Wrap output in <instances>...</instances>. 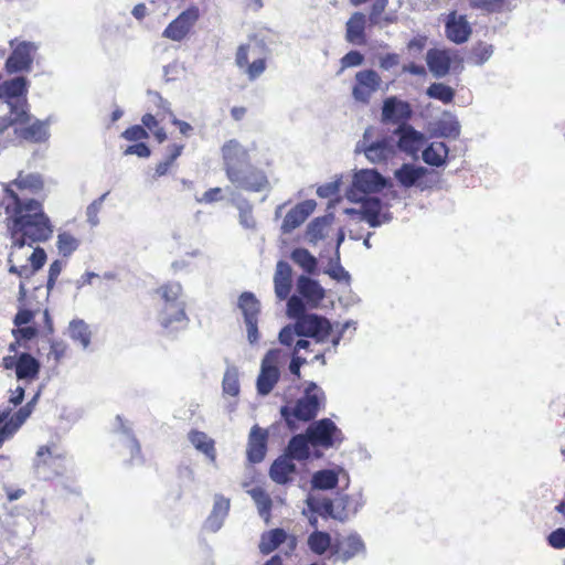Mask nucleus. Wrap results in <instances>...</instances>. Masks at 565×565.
Segmentation results:
<instances>
[{
    "label": "nucleus",
    "instance_id": "nucleus-40",
    "mask_svg": "<svg viewBox=\"0 0 565 565\" xmlns=\"http://www.w3.org/2000/svg\"><path fill=\"white\" fill-rule=\"evenodd\" d=\"M331 221L327 216L313 218L307 226L306 235L311 244H317L322 241L327 235V230Z\"/></svg>",
    "mask_w": 565,
    "mask_h": 565
},
{
    "label": "nucleus",
    "instance_id": "nucleus-52",
    "mask_svg": "<svg viewBox=\"0 0 565 565\" xmlns=\"http://www.w3.org/2000/svg\"><path fill=\"white\" fill-rule=\"evenodd\" d=\"M224 393L236 396L239 393V382L236 371H226L222 382Z\"/></svg>",
    "mask_w": 565,
    "mask_h": 565
},
{
    "label": "nucleus",
    "instance_id": "nucleus-35",
    "mask_svg": "<svg viewBox=\"0 0 565 565\" xmlns=\"http://www.w3.org/2000/svg\"><path fill=\"white\" fill-rule=\"evenodd\" d=\"M190 443L204 454L207 458H210L212 461L216 458V450H215V443L213 439H211L204 431L192 429L189 435Z\"/></svg>",
    "mask_w": 565,
    "mask_h": 565
},
{
    "label": "nucleus",
    "instance_id": "nucleus-38",
    "mask_svg": "<svg viewBox=\"0 0 565 565\" xmlns=\"http://www.w3.org/2000/svg\"><path fill=\"white\" fill-rule=\"evenodd\" d=\"M291 260L308 275H315L318 270L317 258L306 248H295L290 254Z\"/></svg>",
    "mask_w": 565,
    "mask_h": 565
},
{
    "label": "nucleus",
    "instance_id": "nucleus-57",
    "mask_svg": "<svg viewBox=\"0 0 565 565\" xmlns=\"http://www.w3.org/2000/svg\"><path fill=\"white\" fill-rule=\"evenodd\" d=\"M67 344L62 340H54L51 342V350L49 355L53 356L55 363H60L61 360L66 355L67 353Z\"/></svg>",
    "mask_w": 565,
    "mask_h": 565
},
{
    "label": "nucleus",
    "instance_id": "nucleus-37",
    "mask_svg": "<svg viewBox=\"0 0 565 565\" xmlns=\"http://www.w3.org/2000/svg\"><path fill=\"white\" fill-rule=\"evenodd\" d=\"M448 157V148L441 141H434L423 151V160L434 167H440Z\"/></svg>",
    "mask_w": 565,
    "mask_h": 565
},
{
    "label": "nucleus",
    "instance_id": "nucleus-46",
    "mask_svg": "<svg viewBox=\"0 0 565 565\" xmlns=\"http://www.w3.org/2000/svg\"><path fill=\"white\" fill-rule=\"evenodd\" d=\"M70 335L74 341L79 342L84 349L90 343L92 332L88 324L83 320H73L70 323Z\"/></svg>",
    "mask_w": 565,
    "mask_h": 565
},
{
    "label": "nucleus",
    "instance_id": "nucleus-22",
    "mask_svg": "<svg viewBox=\"0 0 565 565\" xmlns=\"http://www.w3.org/2000/svg\"><path fill=\"white\" fill-rule=\"evenodd\" d=\"M365 553V544L362 537L356 533H351L341 543L334 544L332 548V556L342 562H348L351 558Z\"/></svg>",
    "mask_w": 565,
    "mask_h": 565
},
{
    "label": "nucleus",
    "instance_id": "nucleus-33",
    "mask_svg": "<svg viewBox=\"0 0 565 565\" xmlns=\"http://www.w3.org/2000/svg\"><path fill=\"white\" fill-rule=\"evenodd\" d=\"M183 150V143L169 145L167 147L166 158L156 164L153 179H158L168 174L172 167L175 164L177 159L182 154Z\"/></svg>",
    "mask_w": 565,
    "mask_h": 565
},
{
    "label": "nucleus",
    "instance_id": "nucleus-39",
    "mask_svg": "<svg viewBox=\"0 0 565 565\" xmlns=\"http://www.w3.org/2000/svg\"><path fill=\"white\" fill-rule=\"evenodd\" d=\"M230 511V499L224 498L223 495H216L213 510L207 518V522L213 531L220 529L223 520L227 515Z\"/></svg>",
    "mask_w": 565,
    "mask_h": 565
},
{
    "label": "nucleus",
    "instance_id": "nucleus-49",
    "mask_svg": "<svg viewBox=\"0 0 565 565\" xmlns=\"http://www.w3.org/2000/svg\"><path fill=\"white\" fill-rule=\"evenodd\" d=\"M427 95L430 98L438 99V100L443 102L444 104H449L454 100L455 92L448 85H445L443 83H433L427 88Z\"/></svg>",
    "mask_w": 565,
    "mask_h": 565
},
{
    "label": "nucleus",
    "instance_id": "nucleus-4",
    "mask_svg": "<svg viewBox=\"0 0 565 565\" xmlns=\"http://www.w3.org/2000/svg\"><path fill=\"white\" fill-rule=\"evenodd\" d=\"M162 300L159 323L169 333L185 330L190 319L185 313V303L181 300L182 287L179 282H167L156 289Z\"/></svg>",
    "mask_w": 565,
    "mask_h": 565
},
{
    "label": "nucleus",
    "instance_id": "nucleus-18",
    "mask_svg": "<svg viewBox=\"0 0 565 565\" xmlns=\"http://www.w3.org/2000/svg\"><path fill=\"white\" fill-rule=\"evenodd\" d=\"M385 179L375 170H361L354 174L352 194L356 192L365 195L376 193L385 186Z\"/></svg>",
    "mask_w": 565,
    "mask_h": 565
},
{
    "label": "nucleus",
    "instance_id": "nucleus-36",
    "mask_svg": "<svg viewBox=\"0 0 565 565\" xmlns=\"http://www.w3.org/2000/svg\"><path fill=\"white\" fill-rule=\"evenodd\" d=\"M309 550L316 555H323L328 551L332 552L334 545H332L331 535L328 532L316 530L309 534L307 539Z\"/></svg>",
    "mask_w": 565,
    "mask_h": 565
},
{
    "label": "nucleus",
    "instance_id": "nucleus-43",
    "mask_svg": "<svg viewBox=\"0 0 565 565\" xmlns=\"http://www.w3.org/2000/svg\"><path fill=\"white\" fill-rule=\"evenodd\" d=\"M249 494L257 505L259 515L264 518L265 521H269L273 508L270 495L260 487L253 488Z\"/></svg>",
    "mask_w": 565,
    "mask_h": 565
},
{
    "label": "nucleus",
    "instance_id": "nucleus-15",
    "mask_svg": "<svg viewBox=\"0 0 565 565\" xmlns=\"http://www.w3.org/2000/svg\"><path fill=\"white\" fill-rule=\"evenodd\" d=\"M280 377L277 366V352L270 350L266 353L262 361L260 372L257 377L256 386L260 395H268Z\"/></svg>",
    "mask_w": 565,
    "mask_h": 565
},
{
    "label": "nucleus",
    "instance_id": "nucleus-41",
    "mask_svg": "<svg viewBox=\"0 0 565 565\" xmlns=\"http://www.w3.org/2000/svg\"><path fill=\"white\" fill-rule=\"evenodd\" d=\"M238 306L244 315L245 321L258 320L260 305L252 292H243L239 296Z\"/></svg>",
    "mask_w": 565,
    "mask_h": 565
},
{
    "label": "nucleus",
    "instance_id": "nucleus-63",
    "mask_svg": "<svg viewBox=\"0 0 565 565\" xmlns=\"http://www.w3.org/2000/svg\"><path fill=\"white\" fill-rule=\"evenodd\" d=\"M34 319V312L29 309H20L14 316L13 323L15 327L29 324Z\"/></svg>",
    "mask_w": 565,
    "mask_h": 565
},
{
    "label": "nucleus",
    "instance_id": "nucleus-17",
    "mask_svg": "<svg viewBox=\"0 0 565 565\" xmlns=\"http://www.w3.org/2000/svg\"><path fill=\"white\" fill-rule=\"evenodd\" d=\"M412 115L413 110L407 102L397 99L396 97H388L383 103V121L396 124L399 127L402 125H407Z\"/></svg>",
    "mask_w": 565,
    "mask_h": 565
},
{
    "label": "nucleus",
    "instance_id": "nucleus-50",
    "mask_svg": "<svg viewBox=\"0 0 565 565\" xmlns=\"http://www.w3.org/2000/svg\"><path fill=\"white\" fill-rule=\"evenodd\" d=\"M141 122L146 129L152 132L154 139L159 143H162L167 140L168 137L164 128L159 125L158 119L152 114H145L141 117Z\"/></svg>",
    "mask_w": 565,
    "mask_h": 565
},
{
    "label": "nucleus",
    "instance_id": "nucleus-34",
    "mask_svg": "<svg viewBox=\"0 0 565 565\" xmlns=\"http://www.w3.org/2000/svg\"><path fill=\"white\" fill-rule=\"evenodd\" d=\"M361 508L360 501L353 495L343 494L335 499V520L347 521Z\"/></svg>",
    "mask_w": 565,
    "mask_h": 565
},
{
    "label": "nucleus",
    "instance_id": "nucleus-23",
    "mask_svg": "<svg viewBox=\"0 0 565 565\" xmlns=\"http://www.w3.org/2000/svg\"><path fill=\"white\" fill-rule=\"evenodd\" d=\"M268 433L255 425L250 429L247 444V458L253 463L263 461L267 451Z\"/></svg>",
    "mask_w": 565,
    "mask_h": 565
},
{
    "label": "nucleus",
    "instance_id": "nucleus-42",
    "mask_svg": "<svg viewBox=\"0 0 565 565\" xmlns=\"http://www.w3.org/2000/svg\"><path fill=\"white\" fill-rule=\"evenodd\" d=\"M339 476L332 469H323L313 473L312 476V487L319 490H331L338 486Z\"/></svg>",
    "mask_w": 565,
    "mask_h": 565
},
{
    "label": "nucleus",
    "instance_id": "nucleus-51",
    "mask_svg": "<svg viewBox=\"0 0 565 565\" xmlns=\"http://www.w3.org/2000/svg\"><path fill=\"white\" fill-rule=\"evenodd\" d=\"M161 103H162V113L158 114V116L161 118V119H164V116L166 114L170 116V119H171V122L172 125H174L175 127H178L180 134L182 136H190V134L192 132L193 130V127L186 122V121H183L181 119H178L174 114L172 113V110L169 108V104L163 100V99H160Z\"/></svg>",
    "mask_w": 565,
    "mask_h": 565
},
{
    "label": "nucleus",
    "instance_id": "nucleus-6",
    "mask_svg": "<svg viewBox=\"0 0 565 565\" xmlns=\"http://www.w3.org/2000/svg\"><path fill=\"white\" fill-rule=\"evenodd\" d=\"M296 295L287 301L288 316L302 315L306 308L316 309L326 298V290L319 281L307 275H300L296 280Z\"/></svg>",
    "mask_w": 565,
    "mask_h": 565
},
{
    "label": "nucleus",
    "instance_id": "nucleus-44",
    "mask_svg": "<svg viewBox=\"0 0 565 565\" xmlns=\"http://www.w3.org/2000/svg\"><path fill=\"white\" fill-rule=\"evenodd\" d=\"M493 52H494V47L492 44H489L483 41H478L471 47L468 60L473 65L480 66L490 60Z\"/></svg>",
    "mask_w": 565,
    "mask_h": 565
},
{
    "label": "nucleus",
    "instance_id": "nucleus-45",
    "mask_svg": "<svg viewBox=\"0 0 565 565\" xmlns=\"http://www.w3.org/2000/svg\"><path fill=\"white\" fill-rule=\"evenodd\" d=\"M469 7L487 14L501 13L509 9V0H469Z\"/></svg>",
    "mask_w": 565,
    "mask_h": 565
},
{
    "label": "nucleus",
    "instance_id": "nucleus-7",
    "mask_svg": "<svg viewBox=\"0 0 565 565\" xmlns=\"http://www.w3.org/2000/svg\"><path fill=\"white\" fill-rule=\"evenodd\" d=\"M323 402V393L319 391L316 383L311 382L306 388L305 395L299 398L294 407L285 405L280 408V414L287 426L296 429V420L309 422L313 419Z\"/></svg>",
    "mask_w": 565,
    "mask_h": 565
},
{
    "label": "nucleus",
    "instance_id": "nucleus-12",
    "mask_svg": "<svg viewBox=\"0 0 565 565\" xmlns=\"http://www.w3.org/2000/svg\"><path fill=\"white\" fill-rule=\"evenodd\" d=\"M199 7L192 4L173 19L162 32V36L174 42L183 41L200 20Z\"/></svg>",
    "mask_w": 565,
    "mask_h": 565
},
{
    "label": "nucleus",
    "instance_id": "nucleus-25",
    "mask_svg": "<svg viewBox=\"0 0 565 565\" xmlns=\"http://www.w3.org/2000/svg\"><path fill=\"white\" fill-rule=\"evenodd\" d=\"M426 62L435 77H444L449 73L451 67V53L449 50L430 49L426 54Z\"/></svg>",
    "mask_w": 565,
    "mask_h": 565
},
{
    "label": "nucleus",
    "instance_id": "nucleus-16",
    "mask_svg": "<svg viewBox=\"0 0 565 565\" xmlns=\"http://www.w3.org/2000/svg\"><path fill=\"white\" fill-rule=\"evenodd\" d=\"M472 34V26L467 15L451 11L445 20V35L448 41L455 44L466 43Z\"/></svg>",
    "mask_w": 565,
    "mask_h": 565
},
{
    "label": "nucleus",
    "instance_id": "nucleus-2",
    "mask_svg": "<svg viewBox=\"0 0 565 565\" xmlns=\"http://www.w3.org/2000/svg\"><path fill=\"white\" fill-rule=\"evenodd\" d=\"M237 139L227 140L221 148L223 169L228 181L247 192H262L269 188L267 174L253 163L252 151Z\"/></svg>",
    "mask_w": 565,
    "mask_h": 565
},
{
    "label": "nucleus",
    "instance_id": "nucleus-55",
    "mask_svg": "<svg viewBox=\"0 0 565 565\" xmlns=\"http://www.w3.org/2000/svg\"><path fill=\"white\" fill-rule=\"evenodd\" d=\"M39 333V330L34 326H21L12 330V335L18 341H29L34 339Z\"/></svg>",
    "mask_w": 565,
    "mask_h": 565
},
{
    "label": "nucleus",
    "instance_id": "nucleus-9",
    "mask_svg": "<svg viewBox=\"0 0 565 565\" xmlns=\"http://www.w3.org/2000/svg\"><path fill=\"white\" fill-rule=\"evenodd\" d=\"M373 127H367L363 134L362 140L358 145L365 157L373 163H386L396 154V142L393 137H383L373 141Z\"/></svg>",
    "mask_w": 565,
    "mask_h": 565
},
{
    "label": "nucleus",
    "instance_id": "nucleus-19",
    "mask_svg": "<svg viewBox=\"0 0 565 565\" xmlns=\"http://www.w3.org/2000/svg\"><path fill=\"white\" fill-rule=\"evenodd\" d=\"M317 203L315 200H305L297 203L285 215L281 230L284 233H291L299 227L316 210Z\"/></svg>",
    "mask_w": 565,
    "mask_h": 565
},
{
    "label": "nucleus",
    "instance_id": "nucleus-1",
    "mask_svg": "<svg viewBox=\"0 0 565 565\" xmlns=\"http://www.w3.org/2000/svg\"><path fill=\"white\" fill-rule=\"evenodd\" d=\"M44 189V181L39 173L19 171L17 178L3 185L1 205L6 213V227L11 242L8 257L9 273L21 279H30L41 269L46 259L42 247H35L28 257L30 265H18L19 252L24 247L44 243L52 238L54 225L45 213L43 203L26 194L35 195Z\"/></svg>",
    "mask_w": 565,
    "mask_h": 565
},
{
    "label": "nucleus",
    "instance_id": "nucleus-47",
    "mask_svg": "<svg viewBox=\"0 0 565 565\" xmlns=\"http://www.w3.org/2000/svg\"><path fill=\"white\" fill-rule=\"evenodd\" d=\"M308 507L312 512L318 513L322 518L335 519V500L332 501L330 499H309Z\"/></svg>",
    "mask_w": 565,
    "mask_h": 565
},
{
    "label": "nucleus",
    "instance_id": "nucleus-60",
    "mask_svg": "<svg viewBox=\"0 0 565 565\" xmlns=\"http://www.w3.org/2000/svg\"><path fill=\"white\" fill-rule=\"evenodd\" d=\"M124 154L125 156L136 154L139 158H148L151 154V150L145 142L141 141V142L128 146L124 150Z\"/></svg>",
    "mask_w": 565,
    "mask_h": 565
},
{
    "label": "nucleus",
    "instance_id": "nucleus-62",
    "mask_svg": "<svg viewBox=\"0 0 565 565\" xmlns=\"http://www.w3.org/2000/svg\"><path fill=\"white\" fill-rule=\"evenodd\" d=\"M547 542L554 548H565V529L558 527L551 532V534L547 537Z\"/></svg>",
    "mask_w": 565,
    "mask_h": 565
},
{
    "label": "nucleus",
    "instance_id": "nucleus-29",
    "mask_svg": "<svg viewBox=\"0 0 565 565\" xmlns=\"http://www.w3.org/2000/svg\"><path fill=\"white\" fill-rule=\"evenodd\" d=\"M41 369L40 362L30 353H21L18 356L15 375L18 380H34L39 376Z\"/></svg>",
    "mask_w": 565,
    "mask_h": 565
},
{
    "label": "nucleus",
    "instance_id": "nucleus-5",
    "mask_svg": "<svg viewBox=\"0 0 565 565\" xmlns=\"http://www.w3.org/2000/svg\"><path fill=\"white\" fill-rule=\"evenodd\" d=\"M269 56L270 50L265 41L252 35L237 47L235 64L249 81H255L266 71Z\"/></svg>",
    "mask_w": 565,
    "mask_h": 565
},
{
    "label": "nucleus",
    "instance_id": "nucleus-61",
    "mask_svg": "<svg viewBox=\"0 0 565 565\" xmlns=\"http://www.w3.org/2000/svg\"><path fill=\"white\" fill-rule=\"evenodd\" d=\"M363 55L359 51H350L341 58L342 70L359 66L363 63Z\"/></svg>",
    "mask_w": 565,
    "mask_h": 565
},
{
    "label": "nucleus",
    "instance_id": "nucleus-3",
    "mask_svg": "<svg viewBox=\"0 0 565 565\" xmlns=\"http://www.w3.org/2000/svg\"><path fill=\"white\" fill-rule=\"evenodd\" d=\"M29 81L23 76L3 81L0 83V99H3L9 107V113L0 117V145L10 141V125L23 122L28 119Z\"/></svg>",
    "mask_w": 565,
    "mask_h": 565
},
{
    "label": "nucleus",
    "instance_id": "nucleus-48",
    "mask_svg": "<svg viewBox=\"0 0 565 565\" xmlns=\"http://www.w3.org/2000/svg\"><path fill=\"white\" fill-rule=\"evenodd\" d=\"M57 249L65 257L71 256L79 246V241L70 232H62L57 235Z\"/></svg>",
    "mask_w": 565,
    "mask_h": 565
},
{
    "label": "nucleus",
    "instance_id": "nucleus-24",
    "mask_svg": "<svg viewBox=\"0 0 565 565\" xmlns=\"http://www.w3.org/2000/svg\"><path fill=\"white\" fill-rule=\"evenodd\" d=\"M274 286L278 299H289L292 289V268L285 260H279L276 265Z\"/></svg>",
    "mask_w": 565,
    "mask_h": 565
},
{
    "label": "nucleus",
    "instance_id": "nucleus-20",
    "mask_svg": "<svg viewBox=\"0 0 565 565\" xmlns=\"http://www.w3.org/2000/svg\"><path fill=\"white\" fill-rule=\"evenodd\" d=\"M64 455L54 454L51 446L43 445L36 451L34 466L38 470L51 471L54 476H61L65 468Z\"/></svg>",
    "mask_w": 565,
    "mask_h": 565
},
{
    "label": "nucleus",
    "instance_id": "nucleus-56",
    "mask_svg": "<svg viewBox=\"0 0 565 565\" xmlns=\"http://www.w3.org/2000/svg\"><path fill=\"white\" fill-rule=\"evenodd\" d=\"M40 393H36L34 397L28 402L23 407H21L12 417L19 425L21 426L25 419L31 415L33 411V406L39 398Z\"/></svg>",
    "mask_w": 565,
    "mask_h": 565
},
{
    "label": "nucleus",
    "instance_id": "nucleus-32",
    "mask_svg": "<svg viewBox=\"0 0 565 565\" xmlns=\"http://www.w3.org/2000/svg\"><path fill=\"white\" fill-rule=\"evenodd\" d=\"M427 173V170L423 167H415L409 163H404L399 169L395 171V178L401 185L404 188H411L417 184V182Z\"/></svg>",
    "mask_w": 565,
    "mask_h": 565
},
{
    "label": "nucleus",
    "instance_id": "nucleus-10",
    "mask_svg": "<svg viewBox=\"0 0 565 565\" xmlns=\"http://www.w3.org/2000/svg\"><path fill=\"white\" fill-rule=\"evenodd\" d=\"M47 138V125L39 119L31 122L30 108H28V119L21 124L12 122L10 125V141L6 146L0 145V150L24 141L31 143L43 142Z\"/></svg>",
    "mask_w": 565,
    "mask_h": 565
},
{
    "label": "nucleus",
    "instance_id": "nucleus-64",
    "mask_svg": "<svg viewBox=\"0 0 565 565\" xmlns=\"http://www.w3.org/2000/svg\"><path fill=\"white\" fill-rule=\"evenodd\" d=\"M427 41L426 35H416L407 43V50L409 52L420 53L427 45Z\"/></svg>",
    "mask_w": 565,
    "mask_h": 565
},
{
    "label": "nucleus",
    "instance_id": "nucleus-28",
    "mask_svg": "<svg viewBox=\"0 0 565 565\" xmlns=\"http://www.w3.org/2000/svg\"><path fill=\"white\" fill-rule=\"evenodd\" d=\"M356 200L361 201V210L360 214L362 218L367 222L371 227H376L382 224L381 211H382V202L379 198H356Z\"/></svg>",
    "mask_w": 565,
    "mask_h": 565
},
{
    "label": "nucleus",
    "instance_id": "nucleus-8",
    "mask_svg": "<svg viewBox=\"0 0 565 565\" xmlns=\"http://www.w3.org/2000/svg\"><path fill=\"white\" fill-rule=\"evenodd\" d=\"M11 53L6 60L4 71L7 74L30 72L33 65L38 44L31 41L12 39L9 41Z\"/></svg>",
    "mask_w": 565,
    "mask_h": 565
},
{
    "label": "nucleus",
    "instance_id": "nucleus-31",
    "mask_svg": "<svg viewBox=\"0 0 565 565\" xmlns=\"http://www.w3.org/2000/svg\"><path fill=\"white\" fill-rule=\"evenodd\" d=\"M287 533L284 529H273L262 534L258 544L259 552L263 555H268L278 548L287 540Z\"/></svg>",
    "mask_w": 565,
    "mask_h": 565
},
{
    "label": "nucleus",
    "instance_id": "nucleus-59",
    "mask_svg": "<svg viewBox=\"0 0 565 565\" xmlns=\"http://www.w3.org/2000/svg\"><path fill=\"white\" fill-rule=\"evenodd\" d=\"M19 428V423H17L13 418L6 422L4 425L0 427V447L7 439L11 438Z\"/></svg>",
    "mask_w": 565,
    "mask_h": 565
},
{
    "label": "nucleus",
    "instance_id": "nucleus-13",
    "mask_svg": "<svg viewBox=\"0 0 565 565\" xmlns=\"http://www.w3.org/2000/svg\"><path fill=\"white\" fill-rule=\"evenodd\" d=\"M290 317L296 319L298 335L313 338L317 342H324L332 331L330 321L322 316L305 311Z\"/></svg>",
    "mask_w": 565,
    "mask_h": 565
},
{
    "label": "nucleus",
    "instance_id": "nucleus-58",
    "mask_svg": "<svg viewBox=\"0 0 565 565\" xmlns=\"http://www.w3.org/2000/svg\"><path fill=\"white\" fill-rule=\"evenodd\" d=\"M106 194H103L100 198L93 201L86 210L87 220L92 225H96L98 223V213L100 211L103 201Z\"/></svg>",
    "mask_w": 565,
    "mask_h": 565
},
{
    "label": "nucleus",
    "instance_id": "nucleus-53",
    "mask_svg": "<svg viewBox=\"0 0 565 565\" xmlns=\"http://www.w3.org/2000/svg\"><path fill=\"white\" fill-rule=\"evenodd\" d=\"M121 137L128 141H142L149 138L147 129L141 125H134L122 131Z\"/></svg>",
    "mask_w": 565,
    "mask_h": 565
},
{
    "label": "nucleus",
    "instance_id": "nucleus-30",
    "mask_svg": "<svg viewBox=\"0 0 565 565\" xmlns=\"http://www.w3.org/2000/svg\"><path fill=\"white\" fill-rule=\"evenodd\" d=\"M311 440H309L308 433L299 434L294 437L288 443L287 452L290 459H296L299 461L307 460L310 457V448Z\"/></svg>",
    "mask_w": 565,
    "mask_h": 565
},
{
    "label": "nucleus",
    "instance_id": "nucleus-27",
    "mask_svg": "<svg viewBox=\"0 0 565 565\" xmlns=\"http://www.w3.org/2000/svg\"><path fill=\"white\" fill-rule=\"evenodd\" d=\"M296 473V465L290 458L279 457L270 466L269 476L278 484H286L292 480Z\"/></svg>",
    "mask_w": 565,
    "mask_h": 565
},
{
    "label": "nucleus",
    "instance_id": "nucleus-26",
    "mask_svg": "<svg viewBox=\"0 0 565 565\" xmlns=\"http://www.w3.org/2000/svg\"><path fill=\"white\" fill-rule=\"evenodd\" d=\"M345 39L348 42L356 45L366 44V17L362 12H354L345 25Z\"/></svg>",
    "mask_w": 565,
    "mask_h": 565
},
{
    "label": "nucleus",
    "instance_id": "nucleus-14",
    "mask_svg": "<svg viewBox=\"0 0 565 565\" xmlns=\"http://www.w3.org/2000/svg\"><path fill=\"white\" fill-rule=\"evenodd\" d=\"M382 84L381 76L374 70H363L355 74L352 96L355 102L369 104L372 95L376 93Z\"/></svg>",
    "mask_w": 565,
    "mask_h": 565
},
{
    "label": "nucleus",
    "instance_id": "nucleus-21",
    "mask_svg": "<svg viewBox=\"0 0 565 565\" xmlns=\"http://www.w3.org/2000/svg\"><path fill=\"white\" fill-rule=\"evenodd\" d=\"M394 134L399 137L396 143V150L399 149L408 154H416L424 143L423 134L415 130L411 125L397 127Z\"/></svg>",
    "mask_w": 565,
    "mask_h": 565
},
{
    "label": "nucleus",
    "instance_id": "nucleus-11",
    "mask_svg": "<svg viewBox=\"0 0 565 565\" xmlns=\"http://www.w3.org/2000/svg\"><path fill=\"white\" fill-rule=\"evenodd\" d=\"M307 433L312 447L329 449L339 446L344 437L340 428L330 419L322 418L313 422Z\"/></svg>",
    "mask_w": 565,
    "mask_h": 565
},
{
    "label": "nucleus",
    "instance_id": "nucleus-54",
    "mask_svg": "<svg viewBox=\"0 0 565 565\" xmlns=\"http://www.w3.org/2000/svg\"><path fill=\"white\" fill-rule=\"evenodd\" d=\"M297 324L286 326L279 332V341L287 347H294L298 338Z\"/></svg>",
    "mask_w": 565,
    "mask_h": 565
}]
</instances>
